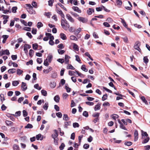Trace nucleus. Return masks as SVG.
I'll use <instances>...</instances> for the list:
<instances>
[{
    "instance_id": "f257e3e1",
    "label": "nucleus",
    "mask_w": 150,
    "mask_h": 150,
    "mask_svg": "<svg viewBox=\"0 0 150 150\" xmlns=\"http://www.w3.org/2000/svg\"><path fill=\"white\" fill-rule=\"evenodd\" d=\"M45 35H48L50 37V41L49 42V44L51 45H53L54 44V42L53 41L54 39L53 36L52 35L51 33H46Z\"/></svg>"
},
{
    "instance_id": "f03ea898",
    "label": "nucleus",
    "mask_w": 150,
    "mask_h": 150,
    "mask_svg": "<svg viewBox=\"0 0 150 150\" xmlns=\"http://www.w3.org/2000/svg\"><path fill=\"white\" fill-rule=\"evenodd\" d=\"M9 52L8 50H2L0 52V56H1L4 54L9 55Z\"/></svg>"
},
{
    "instance_id": "7ed1b4c3",
    "label": "nucleus",
    "mask_w": 150,
    "mask_h": 150,
    "mask_svg": "<svg viewBox=\"0 0 150 150\" xmlns=\"http://www.w3.org/2000/svg\"><path fill=\"white\" fill-rule=\"evenodd\" d=\"M62 19L61 20V25L62 28L65 30H67V28L66 27L65 24L66 23L67 21L64 19Z\"/></svg>"
},
{
    "instance_id": "20e7f679",
    "label": "nucleus",
    "mask_w": 150,
    "mask_h": 150,
    "mask_svg": "<svg viewBox=\"0 0 150 150\" xmlns=\"http://www.w3.org/2000/svg\"><path fill=\"white\" fill-rule=\"evenodd\" d=\"M140 45V43L137 42L136 43L135 45L134 46V48L135 49L139 51L140 52H141V50L139 48V46Z\"/></svg>"
},
{
    "instance_id": "39448f33",
    "label": "nucleus",
    "mask_w": 150,
    "mask_h": 150,
    "mask_svg": "<svg viewBox=\"0 0 150 150\" xmlns=\"http://www.w3.org/2000/svg\"><path fill=\"white\" fill-rule=\"evenodd\" d=\"M78 19L79 21L83 23H86L88 21L87 19L85 18L82 17H79L78 18Z\"/></svg>"
},
{
    "instance_id": "423d86ee",
    "label": "nucleus",
    "mask_w": 150,
    "mask_h": 150,
    "mask_svg": "<svg viewBox=\"0 0 150 150\" xmlns=\"http://www.w3.org/2000/svg\"><path fill=\"white\" fill-rule=\"evenodd\" d=\"M31 48V46L29 45L25 44L24 45V51L25 53L28 52V49H30Z\"/></svg>"
},
{
    "instance_id": "0eeeda50",
    "label": "nucleus",
    "mask_w": 150,
    "mask_h": 150,
    "mask_svg": "<svg viewBox=\"0 0 150 150\" xmlns=\"http://www.w3.org/2000/svg\"><path fill=\"white\" fill-rule=\"evenodd\" d=\"M21 89L23 91H25L27 88V86L26 83L22 82L21 85Z\"/></svg>"
},
{
    "instance_id": "6e6552de",
    "label": "nucleus",
    "mask_w": 150,
    "mask_h": 150,
    "mask_svg": "<svg viewBox=\"0 0 150 150\" xmlns=\"http://www.w3.org/2000/svg\"><path fill=\"white\" fill-rule=\"evenodd\" d=\"M70 57L68 55H67L66 54L65 55V61H64V62L65 64H68L69 63V59L70 58Z\"/></svg>"
},
{
    "instance_id": "1a4fd4ad",
    "label": "nucleus",
    "mask_w": 150,
    "mask_h": 150,
    "mask_svg": "<svg viewBox=\"0 0 150 150\" xmlns=\"http://www.w3.org/2000/svg\"><path fill=\"white\" fill-rule=\"evenodd\" d=\"M134 141H137L138 138V134L137 130H135L134 133Z\"/></svg>"
},
{
    "instance_id": "9d476101",
    "label": "nucleus",
    "mask_w": 150,
    "mask_h": 150,
    "mask_svg": "<svg viewBox=\"0 0 150 150\" xmlns=\"http://www.w3.org/2000/svg\"><path fill=\"white\" fill-rule=\"evenodd\" d=\"M43 136L40 134H38L36 136V139L37 140H40L41 141L43 139Z\"/></svg>"
},
{
    "instance_id": "9b49d317",
    "label": "nucleus",
    "mask_w": 150,
    "mask_h": 150,
    "mask_svg": "<svg viewBox=\"0 0 150 150\" xmlns=\"http://www.w3.org/2000/svg\"><path fill=\"white\" fill-rule=\"evenodd\" d=\"M67 19L71 22L73 23L74 22V19L69 14L66 15Z\"/></svg>"
},
{
    "instance_id": "f8f14e48",
    "label": "nucleus",
    "mask_w": 150,
    "mask_h": 150,
    "mask_svg": "<svg viewBox=\"0 0 150 150\" xmlns=\"http://www.w3.org/2000/svg\"><path fill=\"white\" fill-rule=\"evenodd\" d=\"M54 133L52 135V137L54 139H55L58 136V133L56 130H54Z\"/></svg>"
},
{
    "instance_id": "ddd939ff",
    "label": "nucleus",
    "mask_w": 150,
    "mask_h": 150,
    "mask_svg": "<svg viewBox=\"0 0 150 150\" xmlns=\"http://www.w3.org/2000/svg\"><path fill=\"white\" fill-rule=\"evenodd\" d=\"M142 138L144 139V140L142 142V143L143 144H145L147 143L149 139V138L148 137H144Z\"/></svg>"
},
{
    "instance_id": "4468645a",
    "label": "nucleus",
    "mask_w": 150,
    "mask_h": 150,
    "mask_svg": "<svg viewBox=\"0 0 150 150\" xmlns=\"http://www.w3.org/2000/svg\"><path fill=\"white\" fill-rule=\"evenodd\" d=\"M73 49L76 51H78L79 50V48L78 46L75 43H73Z\"/></svg>"
},
{
    "instance_id": "2eb2a0df",
    "label": "nucleus",
    "mask_w": 150,
    "mask_h": 150,
    "mask_svg": "<svg viewBox=\"0 0 150 150\" xmlns=\"http://www.w3.org/2000/svg\"><path fill=\"white\" fill-rule=\"evenodd\" d=\"M60 37L61 39L63 40H66L67 39V37L65 34L63 33H61L60 35Z\"/></svg>"
},
{
    "instance_id": "dca6fc26",
    "label": "nucleus",
    "mask_w": 150,
    "mask_h": 150,
    "mask_svg": "<svg viewBox=\"0 0 150 150\" xmlns=\"http://www.w3.org/2000/svg\"><path fill=\"white\" fill-rule=\"evenodd\" d=\"M2 37L3 38L2 42L3 43H5L6 39L8 38V36L6 35H4L2 36Z\"/></svg>"
},
{
    "instance_id": "f3484780",
    "label": "nucleus",
    "mask_w": 150,
    "mask_h": 150,
    "mask_svg": "<svg viewBox=\"0 0 150 150\" xmlns=\"http://www.w3.org/2000/svg\"><path fill=\"white\" fill-rule=\"evenodd\" d=\"M118 121L119 123L120 124V127L123 129L127 130V129H126V127L124 126L123 125V124L120 122V120H118Z\"/></svg>"
},
{
    "instance_id": "a211bd4d",
    "label": "nucleus",
    "mask_w": 150,
    "mask_h": 150,
    "mask_svg": "<svg viewBox=\"0 0 150 150\" xmlns=\"http://www.w3.org/2000/svg\"><path fill=\"white\" fill-rule=\"evenodd\" d=\"M6 123L8 126H11L13 125V123L11 121L9 120H6Z\"/></svg>"
},
{
    "instance_id": "6ab92c4d",
    "label": "nucleus",
    "mask_w": 150,
    "mask_h": 150,
    "mask_svg": "<svg viewBox=\"0 0 150 150\" xmlns=\"http://www.w3.org/2000/svg\"><path fill=\"white\" fill-rule=\"evenodd\" d=\"M54 100L57 103H58L59 100V97L58 95H56L54 98Z\"/></svg>"
},
{
    "instance_id": "aec40b11",
    "label": "nucleus",
    "mask_w": 150,
    "mask_h": 150,
    "mask_svg": "<svg viewBox=\"0 0 150 150\" xmlns=\"http://www.w3.org/2000/svg\"><path fill=\"white\" fill-rule=\"evenodd\" d=\"M13 150H20L19 146L16 144L13 145Z\"/></svg>"
},
{
    "instance_id": "412c9836",
    "label": "nucleus",
    "mask_w": 150,
    "mask_h": 150,
    "mask_svg": "<svg viewBox=\"0 0 150 150\" xmlns=\"http://www.w3.org/2000/svg\"><path fill=\"white\" fill-rule=\"evenodd\" d=\"M57 13H59L61 17L63 18H64V15L63 13L62 12L61 10H57Z\"/></svg>"
},
{
    "instance_id": "4be33fe9",
    "label": "nucleus",
    "mask_w": 150,
    "mask_h": 150,
    "mask_svg": "<svg viewBox=\"0 0 150 150\" xmlns=\"http://www.w3.org/2000/svg\"><path fill=\"white\" fill-rule=\"evenodd\" d=\"M63 118L64 120L66 121H68L69 119V117L68 115L66 114H64L63 115Z\"/></svg>"
},
{
    "instance_id": "5701e85b",
    "label": "nucleus",
    "mask_w": 150,
    "mask_h": 150,
    "mask_svg": "<svg viewBox=\"0 0 150 150\" xmlns=\"http://www.w3.org/2000/svg\"><path fill=\"white\" fill-rule=\"evenodd\" d=\"M50 86L51 88H54L56 86V83L54 81H52L50 83Z\"/></svg>"
},
{
    "instance_id": "b1692460",
    "label": "nucleus",
    "mask_w": 150,
    "mask_h": 150,
    "mask_svg": "<svg viewBox=\"0 0 150 150\" xmlns=\"http://www.w3.org/2000/svg\"><path fill=\"white\" fill-rule=\"evenodd\" d=\"M70 39L71 40L77 41L78 40L77 38L74 35H71L70 37Z\"/></svg>"
},
{
    "instance_id": "393cba45",
    "label": "nucleus",
    "mask_w": 150,
    "mask_h": 150,
    "mask_svg": "<svg viewBox=\"0 0 150 150\" xmlns=\"http://www.w3.org/2000/svg\"><path fill=\"white\" fill-rule=\"evenodd\" d=\"M16 70L15 69H9L8 73L9 74H13L16 72Z\"/></svg>"
},
{
    "instance_id": "a878e982",
    "label": "nucleus",
    "mask_w": 150,
    "mask_h": 150,
    "mask_svg": "<svg viewBox=\"0 0 150 150\" xmlns=\"http://www.w3.org/2000/svg\"><path fill=\"white\" fill-rule=\"evenodd\" d=\"M52 69V68L51 67H50L49 69H44L43 70V72L45 74H48L49 72L51 71Z\"/></svg>"
},
{
    "instance_id": "bb28decb",
    "label": "nucleus",
    "mask_w": 150,
    "mask_h": 150,
    "mask_svg": "<svg viewBox=\"0 0 150 150\" xmlns=\"http://www.w3.org/2000/svg\"><path fill=\"white\" fill-rule=\"evenodd\" d=\"M19 83L18 81H14L12 82V84L13 86H17Z\"/></svg>"
},
{
    "instance_id": "cd10ccee",
    "label": "nucleus",
    "mask_w": 150,
    "mask_h": 150,
    "mask_svg": "<svg viewBox=\"0 0 150 150\" xmlns=\"http://www.w3.org/2000/svg\"><path fill=\"white\" fill-rule=\"evenodd\" d=\"M81 31V28H79L75 31V34L76 35L79 33Z\"/></svg>"
},
{
    "instance_id": "c85d7f7f",
    "label": "nucleus",
    "mask_w": 150,
    "mask_h": 150,
    "mask_svg": "<svg viewBox=\"0 0 150 150\" xmlns=\"http://www.w3.org/2000/svg\"><path fill=\"white\" fill-rule=\"evenodd\" d=\"M81 69L83 71L85 72H87L88 71V69L86 68V66L85 65H83L81 67Z\"/></svg>"
},
{
    "instance_id": "c756f323",
    "label": "nucleus",
    "mask_w": 150,
    "mask_h": 150,
    "mask_svg": "<svg viewBox=\"0 0 150 150\" xmlns=\"http://www.w3.org/2000/svg\"><path fill=\"white\" fill-rule=\"evenodd\" d=\"M100 105L99 104H98L97 105L95 106L94 108V110L95 111H96L98 110H100Z\"/></svg>"
},
{
    "instance_id": "7c9ffc66",
    "label": "nucleus",
    "mask_w": 150,
    "mask_h": 150,
    "mask_svg": "<svg viewBox=\"0 0 150 150\" xmlns=\"http://www.w3.org/2000/svg\"><path fill=\"white\" fill-rule=\"evenodd\" d=\"M23 71L22 70L18 69L17 70V74L19 75H20L22 74Z\"/></svg>"
},
{
    "instance_id": "2f4dec72",
    "label": "nucleus",
    "mask_w": 150,
    "mask_h": 150,
    "mask_svg": "<svg viewBox=\"0 0 150 150\" xmlns=\"http://www.w3.org/2000/svg\"><path fill=\"white\" fill-rule=\"evenodd\" d=\"M142 138L144 137H147L148 136V134L146 132H144L143 130H142Z\"/></svg>"
},
{
    "instance_id": "473e14b6",
    "label": "nucleus",
    "mask_w": 150,
    "mask_h": 150,
    "mask_svg": "<svg viewBox=\"0 0 150 150\" xmlns=\"http://www.w3.org/2000/svg\"><path fill=\"white\" fill-rule=\"evenodd\" d=\"M68 64L67 67V69H71L72 70H74L75 69L74 68L71 64Z\"/></svg>"
},
{
    "instance_id": "72a5a7b5",
    "label": "nucleus",
    "mask_w": 150,
    "mask_h": 150,
    "mask_svg": "<svg viewBox=\"0 0 150 150\" xmlns=\"http://www.w3.org/2000/svg\"><path fill=\"white\" fill-rule=\"evenodd\" d=\"M116 3L117 5L120 6L122 5V2L121 0H116Z\"/></svg>"
},
{
    "instance_id": "f704fd0d",
    "label": "nucleus",
    "mask_w": 150,
    "mask_h": 150,
    "mask_svg": "<svg viewBox=\"0 0 150 150\" xmlns=\"http://www.w3.org/2000/svg\"><path fill=\"white\" fill-rule=\"evenodd\" d=\"M41 93L42 95L44 96H46L47 95V92L44 90H42L41 91Z\"/></svg>"
},
{
    "instance_id": "c9c22d12",
    "label": "nucleus",
    "mask_w": 150,
    "mask_h": 150,
    "mask_svg": "<svg viewBox=\"0 0 150 150\" xmlns=\"http://www.w3.org/2000/svg\"><path fill=\"white\" fill-rule=\"evenodd\" d=\"M120 19H121V23H122L123 25V26H125V27H127V24L125 21L122 18H121Z\"/></svg>"
},
{
    "instance_id": "e433bc0d",
    "label": "nucleus",
    "mask_w": 150,
    "mask_h": 150,
    "mask_svg": "<svg viewBox=\"0 0 150 150\" xmlns=\"http://www.w3.org/2000/svg\"><path fill=\"white\" fill-rule=\"evenodd\" d=\"M34 87L35 88L37 89L38 90H40L42 88L40 86H39L38 84H36L34 85Z\"/></svg>"
},
{
    "instance_id": "4c0bfd02",
    "label": "nucleus",
    "mask_w": 150,
    "mask_h": 150,
    "mask_svg": "<svg viewBox=\"0 0 150 150\" xmlns=\"http://www.w3.org/2000/svg\"><path fill=\"white\" fill-rule=\"evenodd\" d=\"M32 5L35 8H37L38 7L37 4V3L35 1H33L32 3Z\"/></svg>"
},
{
    "instance_id": "58836bf2",
    "label": "nucleus",
    "mask_w": 150,
    "mask_h": 150,
    "mask_svg": "<svg viewBox=\"0 0 150 150\" xmlns=\"http://www.w3.org/2000/svg\"><path fill=\"white\" fill-rule=\"evenodd\" d=\"M70 3L72 4H73L74 5H77V2L76 0H69Z\"/></svg>"
},
{
    "instance_id": "ea45409f",
    "label": "nucleus",
    "mask_w": 150,
    "mask_h": 150,
    "mask_svg": "<svg viewBox=\"0 0 150 150\" xmlns=\"http://www.w3.org/2000/svg\"><path fill=\"white\" fill-rule=\"evenodd\" d=\"M143 60L144 62L146 64H147L149 62V59L146 56L144 57Z\"/></svg>"
},
{
    "instance_id": "a19ab883",
    "label": "nucleus",
    "mask_w": 150,
    "mask_h": 150,
    "mask_svg": "<svg viewBox=\"0 0 150 150\" xmlns=\"http://www.w3.org/2000/svg\"><path fill=\"white\" fill-rule=\"evenodd\" d=\"M38 47V45L37 43H35L33 44V49L36 50Z\"/></svg>"
},
{
    "instance_id": "79ce46f5",
    "label": "nucleus",
    "mask_w": 150,
    "mask_h": 150,
    "mask_svg": "<svg viewBox=\"0 0 150 150\" xmlns=\"http://www.w3.org/2000/svg\"><path fill=\"white\" fill-rule=\"evenodd\" d=\"M57 51H58V53L60 54H62L65 52V51L64 50H62L61 49H58Z\"/></svg>"
},
{
    "instance_id": "37998d69",
    "label": "nucleus",
    "mask_w": 150,
    "mask_h": 150,
    "mask_svg": "<svg viewBox=\"0 0 150 150\" xmlns=\"http://www.w3.org/2000/svg\"><path fill=\"white\" fill-rule=\"evenodd\" d=\"M86 56L88 57L91 60L93 61V59L91 57V55L88 52H86L85 54Z\"/></svg>"
},
{
    "instance_id": "c03bdc74",
    "label": "nucleus",
    "mask_w": 150,
    "mask_h": 150,
    "mask_svg": "<svg viewBox=\"0 0 150 150\" xmlns=\"http://www.w3.org/2000/svg\"><path fill=\"white\" fill-rule=\"evenodd\" d=\"M48 107V103H46L43 106V108L45 110H47Z\"/></svg>"
},
{
    "instance_id": "a18cd8bd",
    "label": "nucleus",
    "mask_w": 150,
    "mask_h": 150,
    "mask_svg": "<svg viewBox=\"0 0 150 150\" xmlns=\"http://www.w3.org/2000/svg\"><path fill=\"white\" fill-rule=\"evenodd\" d=\"M103 106L104 107H106V106H110V104L109 103V102H106L104 103L103 104Z\"/></svg>"
},
{
    "instance_id": "49530a36",
    "label": "nucleus",
    "mask_w": 150,
    "mask_h": 150,
    "mask_svg": "<svg viewBox=\"0 0 150 150\" xmlns=\"http://www.w3.org/2000/svg\"><path fill=\"white\" fill-rule=\"evenodd\" d=\"M43 26L42 23L41 22H38L37 23V27L38 28H40L42 27Z\"/></svg>"
},
{
    "instance_id": "de8ad7c7",
    "label": "nucleus",
    "mask_w": 150,
    "mask_h": 150,
    "mask_svg": "<svg viewBox=\"0 0 150 150\" xmlns=\"http://www.w3.org/2000/svg\"><path fill=\"white\" fill-rule=\"evenodd\" d=\"M100 115V113L98 112H96L95 113H93L92 116L93 117H97L99 118V116Z\"/></svg>"
},
{
    "instance_id": "09e8293b",
    "label": "nucleus",
    "mask_w": 150,
    "mask_h": 150,
    "mask_svg": "<svg viewBox=\"0 0 150 150\" xmlns=\"http://www.w3.org/2000/svg\"><path fill=\"white\" fill-rule=\"evenodd\" d=\"M112 118L114 120H116V118L119 117V116L117 114H113L112 115Z\"/></svg>"
},
{
    "instance_id": "8fccbe9b",
    "label": "nucleus",
    "mask_w": 150,
    "mask_h": 150,
    "mask_svg": "<svg viewBox=\"0 0 150 150\" xmlns=\"http://www.w3.org/2000/svg\"><path fill=\"white\" fill-rule=\"evenodd\" d=\"M34 52V51L32 49L30 50L29 52V56L31 57H32L33 56Z\"/></svg>"
},
{
    "instance_id": "3c124183",
    "label": "nucleus",
    "mask_w": 150,
    "mask_h": 150,
    "mask_svg": "<svg viewBox=\"0 0 150 150\" xmlns=\"http://www.w3.org/2000/svg\"><path fill=\"white\" fill-rule=\"evenodd\" d=\"M33 125L30 124H28L25 127V128H33Z\"/></svg>"
},
{
    "instance_id": "603ef678",
    "label": "nucleus",
    "mask_w": 150,
    "mask_h": 150,
    "mask_svg": "<svg viewBox=\"0 0 150 150\" xmlns=\"http://www.w3.org/2000/svg\"><path fill=\"white\" fill-rule=\"evenodd\" d=\"M45 16H47L48 18H50V16L51 15V14L50 12H45L44 14Z\"/></svg>"
},
{
    "instance_id": "864d4df0",
    "label": "nucleus",
    "mask_w": 150,
    "mask_h": 150,
    "mask_svg": "<svg viewBox=\"0 0 150 150\" xmlns=\"http://www.w3.org/2000/svg\"><path fill=\"white\" fill-rule=\"evenodd\" d=\"M56 116L59 118H61L62 117V114L61 112H58L56 113Z\"/></svg>"
},
{
    "instance_id": "5fc2aeb1",
    "label": "nucleus",
    "mask_w": 150,
    "mask_h": 150,
    "mask_svg": "<svg viewBox=\"0 0 150 150\" xmlns=\"http://www.w3.org/2000/svg\"><path fill=\"white\" fill-rule=\"evenodd\" d=\"M65 146V145L63 143H62L59 147V149L60 150H62L63 149Z\"/></svg>"
},
{
    "instance_id": "6e6d98bb",
    "label": "nucleus",
    "mask_w": 150,
    "mask_h": 150,
    "mask_svg": "<svg viewBox=\"0 0 150 150\" xmlns=\"http://www.w3.org/2000/svg\"><path fill=\"white\" fill-rule=\"evenodd\" d=\"M0 99L2 102H3L5 100L4 96L3 94H1L0 95Z\"/></svg>"
},
{
    "instance_id": "4d7b16f0",
    "label": "nucleus",
    "mask_w": 150,
    "mask_h": 150,
    "mask_svg": "<svg viewBox=\"0 0 150 150\" xmlns=\"http://www.w3.org/2000/svg\"><path fill=\"white\" fill-rule=\"evenodd\" d=\"M33 64V61L31 59L29 60L28 62H27L26 63V64L27 65H32Z\"/></svg>"
},
{
    "instance_id": "13d9d810",
    "label": "nucleus",
    "mask_w": 150,
    "mask_h": 150,
    "mask_svg": "<svg viewBox=\"0 0 150 150\" xmlns=\"http://www.w3.org/2000/svg\"><path fill=\"white\" fill-rule=\"evenodd\" d=\"M75 72L71 71H69L68 72V74L70 76H73L75 75Z\"/></svg>"
},
{
    "instance_id": "bf43d9fd",
    "label": "nucleus",
    "mask_w": 150,
    "mask_h": 150,
    "mask_svg": "<svg viewBox=\"0 0 150 150\" xmlns=\"http://www.w3.org/2000/svg\"><path fill=\"white\" fill-rule=\"evenodd\" d=\"M73 127L74 128L78 127L79 126V124L77 122L74 123L73 124Z\"/></svg>"
},
{
    "instance_id": "052dcab7",
    "label": "nucleus",
    "mask_w": 150,
    "mask_h": 150,
    "mask_svg": "<svg viewBox=\"0 0 150 150\" xmlns=\"http://www.w3.org/2000/svg\"><path fill=\"white\" fill-rule=\"evenodd\" d=\"M141 99L143 101V102L145 103V104H147V101L146 100L144 96H142L141 97Z\"/></svg>"
},
{
    "instance_id": "680f3d73",
    "label": "nucleus",
    "mask_w": 150,
    "mask_h": 150,
    "mask_svg": "<svg viewBox=\"0 0 150 150\" xmlns=\"http://www.w3.org/2000/svg\"><path fill=\"white\" fill-rule=\"evenodd\" d=\"M71 122L70 121L67 122H64V126L66 127H67L68 126L70 125V124H71Z\"/></svg>"
},
{
    "instance_id": "e2e57ef3",
    "label": "nucleus",
    "mask_w": 150,
    "mask_h": 150,
    "mask_svg": "<svg viewBox=\"0 0 150 150\" xmlns=\"http://www.w3.org/2000/svg\"><path fill=\"white\" fill-rule=\"evenodd\" d=\"M28 11L30 14H35V10H28Z\"/></svg>"
},
{
    "instance_id": "0e129e2a",
    "label": "nucleus",
    "mask_w": 150,
    "mask_h": 150,
    "mask_svg": "<svg viewBox=\"0 0 150 150\" xmlns=\"http://www.w3.org/2000/svg\"><path fill=\"white\" fill-rule=\"evenodd\" d=\"M57 61L61 64L63 63L64 62V60L62 59H57Z\"/></svg>"
},
{
    "instance_id": "69168bd1",
    "label": "nucleus",
    "mask_w": 150,
    "mask_h": 150,
    "mask_svg": "<svg viewBox=\"0 0 150 150\" xmlns=\"http://www.w3.org/2000/svg\"><path fill=\"white\" fill-rule=\"evenodd\" d=\"M125 144L127 146H129L132 144V143L130 142H125Z\"/></svg>"
},
{
    "instance_id": "338daca9",
    "label": "nucleus",
    "mask_w": 150,
    "mask_h": 150,
    "mask_svg": "<svg viewBox=\"0 0 150 150\" xmlns=\"http://www.w3.org/2000/svg\"><path fill=\"white\" fill-rule=\"evenodd\" d=\"M68 96V95L66 93H64L63 94L62 97L64 99H66Z\"/></svg>"
},
{
    "instance_id": "774afa93",
    "label": "nucleus",
    "mask_w": 150,
    "mask_h": 150,
    "mask_svg": "<svg viewBox=\"0 0 150 150\" xmlns=\"http://www.w3.org/2000/svg\"><path fill=\"white\" fill-rule=\"evenodd\" d=\"M42 60L41 58H38L37 59V62L39 64H41L42 63Z\"/></svg>"
}]
</instances>
